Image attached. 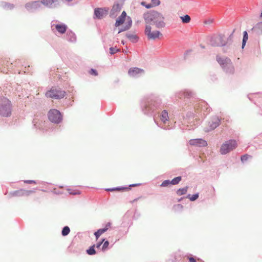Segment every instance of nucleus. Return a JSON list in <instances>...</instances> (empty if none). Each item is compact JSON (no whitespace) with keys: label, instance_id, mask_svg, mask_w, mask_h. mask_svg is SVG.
Listing matches in <instances>:
<instances>
[{"label":"nucleus","instance_id":"4be33fe9","mask_svg":"<svg viewBox=\"0 0 262 262\" xmlns=\"http://www.w3.org/2000/svg\"><path fill=\"white\" fill-rule=\"evenodd\" d=\"M182 178L181 177H178L174 179H173L171 181H170L171 184L172 185H176L178 184L181 181Z\"/></svg>","mask_w":262,"mask_h":262},{"label":"nucleus","instance_id":"473e14b6","mask_svg":"<svg viewBox=\"0 0 262 262\" xmlns=\"http://www.w3.org/2000/svg\"><path fill=\"white\" fill-rule=\"evenodd\" d=\"M89 73L91 74V75H94V76H97L98 75V73L97 72V71L94 70V69H92L90 71H89Z\"/></svg>","mask_w":262,"mask_h":262},{"label":"nucleus","instance_id":"f704fd0d","mask_svg":"<svg viewBox=\"0 0 262 262\" xmlns=\"http://www.w3.org/2000/svg\"><path fill=\"white\" fill-rule=\"evenodd\" d=\"M108 245H109V243H108V241H105V242L104 243L103 245V246H102V249H103V250H105V249H106L107 248V247H108Z\"/></svg>","mask_w":262,"mask_h":262},{"label":"nucleus","instance_id":"20e7f679","mask_svg":"<svg viewBox=\"0 0 262 262\" xmlns=\"http://www.w3.org/2000/svg\"><path fill=\"white\" fill-rule=\"evenodd\" d=\"M66 92L64 91L61 90L60 89L53 87L50 90L46 92V96L54 99H59L63 98Z\"/></svg>","mask_w":262,"mask_h":262},{"label":"nucleus","instance_id":"f3484780","mask_svg":"<svg viewBox=\"0 0 262 262\" xmlns=\"http://www.w3.org/2000/svg\"><path fill=\"white\" fill-rule=\"evenodd\" d=\"M160 119L164 123H166L167 121H168L169 119V116L168 114L166 111L164 110L162 112L160 115Z\"/></svg>","mask_w":262,"mask_h":262},{"label":"nucleus","instance_id":"2f4dec72","mask_svg":"<svg viewBox=\"0 0 262 262\" xmlns=\"http://www.w3.org/2000/svg\"><path fill=\"white\" fill-rule=\"evenodd\" d=\"M256 29L260 30L262 32V22L258 23L255 27Z\"/></svg>","mask_w":262,"mask_h":262},{"label":"nucleus","instance_id":"f257e3e1","mask_svg":"<svg viewBox=\"0 0 262 262\" xmlns=\"http://www.w3.org/2000/svg\"><path fill=\"white\" fill-rule=\"evenodd\" d=\"M143 18L146 24L152 22L158 28H162L165 26L164 16L157 11H148L143 14Z\"/></svg>","mask_w":262,"mask_h":262},{"label":"nucleus","instance_id":"a18cd8bd","mask_svg":"<svg viewBox=\"0 0 262 262\" xmlns=\"http://www.w3.org/2000/svg\"><path fill=\"white\" fill-rule=\"evenodd\" d=\"M71 194H76V193H73V192H70Z\"/></svg>","mask_w":262,"mask_h":262},{"label":"nucleus","instance_id":"2eb2a0df","mask_svg":"<svg viewBox=\"0 0 262 262\" xmlns=\"http://www.w3.org/2000/svg\"><path fill=\"white\" fill-rule=\"evenodd\" d=\"M110 224H108L106 225V227L104 228H103V229H100L99 230H98L97 231H96L94 234L96 236V239H98V238L99 237V236L102 234H103V233H104L105 232H106L108 228L110 227Z\"/></svg>","mask_w":262,"mask_h":262},{"label":"nucleus","instance_id":"c9c22d12","mask_svg":"<svg viewBox=\"0 0 262 262\" xmlns=\"http://www.w3.org/2000/svg\"><path fill=\"white\" fill-rule=\"evenodd\" d=\"M243 39H244V41H246L248 39V34L246 31L244 32Z\"/></svg>","mask_w":262,"mask_h":262},{"label":"nucleus","instance_id":"393cba45","mask_svg":"<svg viewBox=\"0 0 262 262\" xmlns=\"http://www.w3.org/2000/svg\"><path fill=\"white\" fill-rule=\"evenodd\" d=\"M126 37L132 40H136L138 38L137 36L136 35L132 34H127Z\"/></svg>","mask_w":262,"mask_h":262},{"label":"nucleus","instance_id":"6e6552de","mask_svg":"<svg viewBox=\"0 0 262 262\" xmlns=\"http://www.w3.org/2000/svg\"><path fill=\"white\" fill-rule=\"evenodd\" d=\"M34 191L33 190H28L25 189H19L18 190L14 191L12 192L10 194L12 196H28L31 193H33Z\"/></svg>","mask_w":262,"mask_h":262},{"label":"nucleus","instance_id":"58836bf2","mask_svg":"<svg viewBox=\"0 0 262 262\" xmlns=\"http://www.w3.org/2000/svg\"><path fill=\"white\" fill-rule=\"evenodd\" d=\"M104 241V239H103V241H102L101 242H100V243H97V244H96V247H97V248H99V247H100V246L101 245V244H102V243H103V242Z\"/></svg>","mask_w":262,"mask_h":262},{"label":"nucleus","instance_id":"f03ea898","mask_svg":"<svg viewBox=\"0 0 262 262\" xmlns=\"http://www.w3.org/2000/svg\"><path fill=\"white\" fill-rule=\"evenodd\" d=\"M12 105L9 99L2 98L0 99V114L4 117H8L11 114Z\"/></svg>","mask_w":262,"mask_h":262},{"label":"nucleus","instance_id":"7c9ffc66","mask_svg":"<svg viewBox=\"0 0 262 262\" xmlns=\"http://www.w3.org/2000/svg\"><path fill=\"white\" fill-rule=\"evenodd\" d=\"M152 5L154 6H157L160 5V2L159 0H151Z\"/></svg>","mask_w":262,"mask_h":262},{"label":"nucleus","instance_id":"c756f323","mask_svg":"<svg viewBox=\"0 0 262 262\" xmlns=\"http://www.w3.org/2000/svg\"><path fill=\"white\" fill-rule=\"evenodd\" d=\"M198 197H199L198 194H193L191 196H190V195H189V199L191 201H195V200H196L198 198Z\"/></svg>","mask_w":262,"mask_h":262},{"label":"nucleus","instance_id":"72a5a7b5","mask_svg":"<svg viewBox=\"0 0 262 262\" xmlns=\"http://www.w3.org/2000/svg\"><path fill=\"white\" fill-rule=\"evenodd\" d=\"M249 156L247 155H243L241 157V159L242 162L246 161L248 159Z\"/></svg>","mask_w":262,"mask_h":262},{"label":"nucleus","instance_id":"39448f33","mask_svg":"<svg viewBox=\"0 0 262 262\" xmlns=\"http://www.w3.org/2000/svg\"><path fill=\"white\" fill-rule=\"evenodd\" d=\"M237 146L236 141L234 140H230L223 143L220 148V152L222 155L226 154L235 149Z\"/></svg>","mask_w":262,"mask_h":262},{"label":"nucleus","instance_id":"9b49d317","mask_svg":"<svg viewBox=\"0 0 262 262\" xmlns=\"http://www.w3.org/2000/svg\"><path fill=\"white\" fill-rule=\"evenodd\" d=\"M144 73V70L138 68H132L129 69L128 73L130 76L134 77L138 74Z\"/></svg>","mask_w":262,"mask_h":262},{"label":"nucleus","instance_id":"cd10ccee","mask_svg":"<svg viewBox=\"0 0 262 262\" xmlns=\"http://www.w3.org/2000/svg\"><path fill=\"white\" fill-rule=\"evenodd\" d=\"M169 184H171L170 181L169 180H165L164 181L162 184H161V186L162 187H166Z\"/></svg>","mask_w":262,"mask_h":262},{"label":"nucleus","instance_id":"9d476101","mask_svg":"<svg viewBox=\"0 0 262 262\" xmlns=\"http://www.w3.org/2000/svg\"><path fill=\"white\" fill-rule=\"evenodd\" d=\"M189 144L191 145L206 146L207 142L202 139H191L189 141Z\"/></svg>","mask_w":262,"mask_h":262},{"label":"nucleus","instance_id":"f8f14e48","mask_svg":"<svg viewBox=\"0 0 262 262\" xmlns=\"http://www.w3.org/2000/svg\"><path fill=\"white\" fill-rule=\"evenodd\" d=\"M210 128H206L205 131L209 132L211 130H213L217 127L220 124V120L217 118H215L213 119L211 122H209Z\"/></svg>","mask_w":262,"mask_h":262},{"label":"nucleus","instance_id":"c85d7f7f","mask_svg":"<svg viewBox=\"0 0 262 262\" xmlns=\"http://www.w3.org/2000/svg\"><path fill=\"white\" fill-rule=\"evenodd\" d=\"M120 9H121V8H120L119 5L116 4L113 6L112 11H119L120 10Z\"/></svg>","mask_w":262,"mask_h":262},{"label":"nucleus","instance_id":"a19ab883","mask_svg":"<svg viewBox=\"0 0 262 262\" xmlns=\"http://www.w3.org/2000/svg\"><path fill=\"white\" fill-rule=\"evenodd\" d=\"M141 5H143V6H145V5H146L145 3V2H142L141 3Z\"/></svg>","mask_w":262,"mask_h":262},{"label":"nucleus","instance_id":"423d86ee","mask_svg":"<svg viewBox=\"0 0 262 262\" xmlns=\"http://www.w3.org/2000/svg\"><path fill=\"white\" fill-rule=\"evenodd\" d=\"M49 119L55 123H59L62 120V116L60 112L56 109H51L48 112Z\"/></svg>","mask_w":262,"mask_h":262},{"label":"nucleus","instance_id":"e433bc0d","mask_svg":"<svg viewBox=\"0 0 262 262\" xmlns=\"http://www.w3.org/2000/svg\"><path fill=\"white\" fill-rule=\"evenodd\" d=\"M24 183L27 184H36V182L34 180H25L24 181Z\"/></svg>","mask_w":262,"mask_h":262},{"label":"nucleus","instance_id":"ea45409f","mask_svg":"<svg viewBox=\"0 0 262 262\" xmlns=\"http://www.w3.org/2000/svg\"><path fill=\"white\" fill-rule=\"evenodd\" d=\"M153 6H154L152 4H147V5H145V7L148 9L150 8Z\"/></svg>","mask_w":262,"mask_h":262},{"label":"nucleus","instance_id":"412c9836","mask_svg":"<svg viewBox=\"0 0 262 262\" xmlns=\"http://www.w3.org/2000/svg\"><path fill=\"white\" fill-rule=\"evenodd\" d=\"M181 18L183 23H188L190 22L191 18L188 15H185L184 16L181 17Z\"/></svg>","mask_w":262,"mask_h":262},{"label":"nucleus","instance_id":"6ab92c4d","mask_svg":"<svg viewBox=\"0 0 262 262\" xmlns=\"http://www.w3.org/2000/svg\"><path fill=\"white\" fill-rule=\"evenodd\" d=\"M127 19L128 20V25L124 29H122L120 30H119L118 32V33H120L122 31L128 30L131 27L132 23V20H131L130 18L129 17H128Z\"/></svg>","mask_w":262,"mask_h":262},{"label":"nucleus","instance_id":"bb28decb","mask_svg":"<svg viewBox=\"0 0 262 262\" xmlns=\"http://www.w3.org/2000/svg\"><path fill=\"white\" fill-rule=\"evenodd\" d=\"M127 189V188H124V187H117V188H111V189H108L107 190V191H120V190H123L124 189Z\"/></svg>","mask_w":262,"mask_h":262},{"label":"nucleus","instance_id":"c03bdc74","mask_svg":"<svg viewBox=\"0 0 262 262\" xmlns=\"http://www.w3.org/2000/svg\"><path fill=\"white\" fill-rule=\"evenodd\" d=\"M137 201V199H135L133 201H132L131 202L133 203V202H134L135 201Z\"/></svg>","mask_w":262,"mask_h":262},{"label":"nucleus","instance_id":"5701e85b","mask_svg":"<svg viewBox=\"0 0 262 262\" xmlns=\"http://www.w3.org/2000/svg\"><path fill=\"white\" fill-rule=\"evenodd\" d=\"M57 1V0H42L41 3L46 6H50Z\"/></svg>","mask_w":262,"mask_h":262},{"label":"nucleus","instance_id":"1a4fd4ad","mask_svg":"<svg viewBox=\"0 0 262 262\" xmlns=\"http://www.w3.org/2000/svg\"><path fill=\"white\" fill-rule=\"evenodd\" d=\"M108 10L103 8H96L94 10L95 17L98 19H101L107 14Z\"/></svg>","mask_w":262,"mask_h":262},{"label":"nucleus","instance_id":"4468645a","mask_svg":"<svg viewBox=\"0 0 262 262\" xmlns=\"http://www.w3.org/2000/svg\"><path fill=\"white\" fill-rule=\"evenodd\" d=\"M55 27L57 31L61 34L64 33L67 29V26L64 24H57Z\"/></svg>","mask_w":262,"mask_h":262},{"label":"nucleus","instance_id":"4c0bfd02","mask_svg":"<svg viewBox=\"0 0 262 262\" xmlns=\"http://www.w3.org/2000/svg\"><path fill=\"white\" fill-rule=\"evenodd\" d=\"M189 262H196V260L192 257H188Z\"/></svg>","mask_w":262,"mask_h":262},{"label":"nucleus","instance_id":"dca6fc26","mask_svg":"<svg viewBox=\"0 0 262 262\" xmlns=\"http://www.w3.org/2000/svg\"><path fill=\"white\" fill-rule=\"evenodd\" d=\"M40 6V3L38 2H33L31 3H27L26 5V8L28 10H32L36 9Z\"/></svg>","mask_w":262,"mask_h":262},{"label":"nucleus","instance_id":"aec40b11","mask_svg":"<svg viewBox=\"0 0 262 262\" xmlns=\"http://www.w3.org/2000/svg\"><path fill=\"white\" fill-rule=\"evenodd\" d=\"M95 245H94L86 250V252L89 255H94L96 254V251L94 249Z\"/></svg>","mask_w":262,"mask_h":262},{"label":"nucleus","instance_id":"0eeeda50","mask_svg":"<svg viewBox=\"0 0 262 262\" xmlns=\"http://www.w3.org/2000/svg\"><path fill=\"white\" fill-rule=\"evenodd\" d=\"M145 34L150 39H155L157 38L160 35L159 31H151V27L150 25H146L145 29Z\"/></svg>","mask_w":262,"mask_h":262},{"label":"nucleus","instance_id":"79ce46f5","mask_svg":"<svg viewBox=\"0 0 262 262\" xmlns=\"http://www.w3.org/2000/svg\"><path fill=\"white\" fill-rule=\"evenodd\" d=\"M246 41H244V39H243V47L245 45V42Z\"/></svg>","mask_w":262,"mask_h":262},{"label":"nucleus","instance_id":"b1692460","mask_svg":"<svg viewBox=\"0 0 262 262\" xmlns=\"http://www.w3.org/2000/svg\"><path fill=\"white\" fill-rule=\"evenodd\" d=\"M70 229L69 227L65 226L62 230V235L63 236H66L69 234Z\"/></svg>","mask_w":262,"mask_h":262},{"label":"nucleus","instance_id":"a878e982","mask_svg":"<svg viewBox=\"0 0 262 262\" xmlns=\"http://www.w3.org/2000/svg\"><path fill=\"white\" fill-rule=\"evenodd\" d=\"M118 51H119V49L116 47H111L110 48V53L111 54H114Z\"/></svg>","mask_w":262,"mask_h":262},{"label":"nucleus","instance_id":"37998d69","mask_svg":"<svg viewBox=\"0 0 262 262\" xmlns=\"http://www.w3.org/2000/svg\"><path fill=\"white\" fill-rule=\"evenodd\" d=\"M137 185H138L137 184H133V185H131L130 186L134 187V186H136Z\"/></svg>","mask_w":262,"mask_h":262},{"label":"nucleus","instance_id":"7ed1b4c3","mask_svg":"<svg viewBox=\"0 0 262 262\" xmlns=\"http://www.w3.org/2000/svg\"><path fill=\"white\" fill-rule=\"evenodd\" d=\"M216 60L223 68L228 73H233L234 68L231 60L228 57H221L217 56Z\"/></svg>","mask_w":262,"mask_h":262},{"label":"nucleus","instance_id":"a211bd4d","mask_svg":"<svg viewBox=\"0 0 262 262\" xmlns=\"http://www.w3.org/2000/svg\"><path fill=\"white\" fill-rule=\"evenodd\" d=\"M187 189L188 187H186L183 188H180L177 190V193L178 195H182L183 194H185L186 193Z\"/></svg>","mask_w":262,"mask_h":262},{"label":"nucleus","instance_id":"ddd939ff","mask_svg":"<svg viewBox=\"0 0 262 262\" xmlns=\"http://www.w3.org/2000/svg\"><path fill=\"white\" fill-rule=\"evenodd\" d=\"M126 17V13L125 11H123L121 16L118 17V18L116 20L115 23V26L118 27L121 25L123 24L124 22L125 19Z\"/></svg>","mask_w":262,"mask_h":262}]
</instances>
